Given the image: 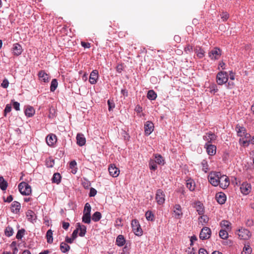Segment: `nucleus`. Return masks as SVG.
<instances>
[{"mask_svg":"<svg viewBox=\"0 0 254 254\" xmlns=\"http://www.w3.org/2000/svg\"><path fill=\"white\" fill-rule=\"evenodd\" d=\"M131 225L132 231L135 235L140 236L142 235L143 231L141 228L139 222L137 220H132L131 223Z\"/></svg>","mask_w":254,"mask_h":254,"instance_id":"1","label":"nucleus"},{"mask_svg":"<svg viewBox=\"0 0 254 254\" xmlns=\"http://www.w3.org/2000/svg\"><path fill=\"white\" fill-rule=\"evenodd\" d=\"M228 80V75L225 71H220L216 75V82L218 85H222Z\"/></svg>","mask_w":254,"mask_h":254,"instance_id":"2","label":"nucleus"},{"mask_svg":"<svg viewBox=\"0 0 254 254\" xmlns=\"http://www.w3.org/2000/svg\"><path fill=\"white\" fill-rule=\"evenodd\" d=\"M19 190L23 195H29L31 192L30 186L25 182H22L18 185Z\"/></svg>","mask_w":254,"mask_h":254,"instance_id":"3","label":"nucleus"},{"mask_svg":"<svg viewBox=\"0 0 254 254\" xmlns=\"http://www.w3.org/2000/svg\"><path fill=\"white\" fill-rule=\"evenodd\" d=\"M220 172L211 173L208 176V180L210 183L213 186L216 187L219 185Z\"/></svg>","mask_w":254,"mask_h":254,"instance_id":"4","label":"nucleus"},{"mask_svg":"<svg viewBox=\"0 0 254 254\" xmlns=\"http://www.w3.org/2000/svg\"><path fill=\"white\" fill-rule=\"evenodd\" d=\"M237 234L241 240H248L251 236V233L250 231L244 228L238 230Z\"/></svg>","mask_w":254,"mask_h":254,"instance_id":"5","label":"nucleus"},{"mask_svg":"<svg viewBox=\"0 0 254 254\" xmlns=\"http://www.w3.org/2000/svg\"><path fill=\"white\" fill-rule=\"evenodd\" d=\"M165 193L162 190L158 189L157 190L155 199L158 204L161 205L164 203L165 200Z\"/></svg>","mask_w":254,"mask_h":254,"instance_id":"6","label":"nucleus"},{"mask_svg":"<svg viewBox=\"0 0 254 254\" xmlns=\"http://www.w3.org/2000/svg\"><path fill=\"white\" fill-rule=\"evenodd\" d=\"M211 234V231L208 227L203 228L199 234V238L201 240H206L210 238Z\"/></svg>","mask_w":254,"mask_h":254,"instance_id":"7","label":"nucleus"},{"mask_svg":"<svg viewBox=\"0 0 254 254\" xmlns=\"http://www.w3.org/2000/svg\"><path fill=\"white\" fill-rule=\"evenodd\" d=\"M219 185L222 189L227 188L229 185V178L225 175H221L220 174V176H219Z\"/></svg>","mask_w":254,"mask_h":254,"instance_id":"8","label":"nucleus"},{"mask_svg":"<svg viewBox=\"0 0 254 254\" xmlns=\"http://www.w3.org/2000/svg\"><path fill=\"white\" fill-rule=\"evenodd\" d=\"M221 55V51L218 48H215L213 50H211L209 53V57L212 60H217L218 59Z\"/></svg>","mask_w":254,"mask_h":254,"instance_id":"9","label":"nucleus"},{"mask_svg":"<svg viewBox=\"0 0 254 254\" xmlns=\"http://www.w3.org/2000/svg\"><path fill=\"white\" fill-rule=\"evenodd\" d=\"M242 193L244 195H247L250 193L252 190L251 184L247 182H244L240 187Z\"/></svg>","mask_w":254,"mask_h":254,"instance_id":"10","label":"nucleus"},{"mask_svg":"<svg viewBox=\"0 0 254 254\" xmlns=\"http://www.w3.org/2000/svg\"><path fill=\"white\" fill-rule=\"evenodd\" d=\"M110 175L113 177H117L120 174V170L115 164H111L108 168Z\"/></svg>","mask_w":254,"mask_h":254,"instance_id":"11","label":"nucleus"},{"mask_svg":"<svg viewBox=\"0 0 254 254\" xmlns=\"http://www.w3.org/2000/svg\"><path fill=\"white\" fill-rule=\"evenodd\" d=\"M216 135L213 132L209 131L203 136V139L207 141L206 143H210L216 139Z\"/></svg>","mask_w":254,"mask_h":254,"instance_id":"12","label":"nucleus"},{"mask_svg":"<svg viewBox=\"0 0 254 254\" xmlns=\"http://www.w3.org/2000/svg\"><path fill=\"white\" fill-rule=\"evenodd\" d=\"M154 125L150 121H147L144 125V132L146 135H149L154 130Z\"/></svg>","mask_w":254,"mask_h":254,"instance_id":"13","label":"nucleus"},{"mask_svg":"<svg viewBox=\"0 0 254 254\" xmlns=\"http://www.w3.org/2000/svg\"><path fill=\"white\" fill-rule=\"evenodd\" d=\"M57 136L55 134H49L46 137V142L48 145L53 146L57 142Z\"/></svg>","mask_w":254,"mask_h":254,"instance_id":"14","label":"nucleus"},{"mask_svg":"<svg viewBox=\"0 0 254 254\" xmlns=\"http://www.w3.org/2000/svg\"><path fill=\"white\" fill-rule=\"evenodd\" d=\"M98 78V71L97 70H93L90 73L89 76V82L92 84H94L97 82Z\"/></svg>","mask_w":254,"mask_h":254,"instance_id":"15","label":"nucleus"},{"mask_svg":"<svg viewBox=\"0 0 254 254\" xmlns=\"http://www.w3.org/2000/svg\"><path fill=\"white\" fill-rule=\"evenodd\" d=\"M205 147L207 153L209 155H214L216 153V147L214 145L206 143Z\"/></svg>","mask_w":254,"mask_h":254,"instance_id":"16","label":"nucleus"},{"mask_svg":"<svg viewBox=\"0 0 254 254\" xmlns=\"http://www.w3.org/2000/svg\"><path fill=\"white\" fill-rule=\"evenodd\" d=\"M215 197L217 201L220 204H224L226 200V195L222 192L216 193Z\"/></svg>","mask_w":254,"mask_h":254,"instance_id":"17","label":"nucleus"},{"mask_svg":"<svg viewBox=\"0 0 254 254\" xmlns=\"http://www.w3.org/2000/svg\"><path fill=\"white\" fill-rule=\"evenodd\" d=\"M77 144L82 146L85 144L86 139L83 134L78 133L76 136Z\"/></svg>","mask_w":254,"mask_h":254,"instance_id":"18","label":"nucleus"},{"mask_svg":"<svg viewBox=\"0 0 254 254\" xmlns=\"http://www.w3.org/2000/svg\"><path fill=\"white\" fill-rule=\"evenodd\" d=\"M76 227L78 231H80L79 235L80 237L84 236L86 233V227L84 225L81 224L80 223H77L76 224Z\"/></svg>","mask_w":254,"mask_h":254,"instance_id":"19","label":"nucleus"},{"mask_svg":"<svg viewBox=\"0 0 254 254\" xmlns=\"http://www.w3.org/2000/svg\"><path fill=\"white\" fill-rule=\"evenodd\" d=\"M12 50L13 54L16 56L20 55L22 51L21 45L18 43L13 45Z\"/></svg>","mask_w":254,"mask_h":254,"instance_id":"20","label":"nucleus"},{"mask_svg":"<svg viewBox=\"0 0 254 254\" xmlns=\"http://www.w3.org/2000/svg\"><path fill=\"white\" fill-rule=\"evenodd\" d=\"M40 79L44 82H48L49 80V76L44 71L41 70L38 73Z\"/></svg>","mask_w":254,"mask_h":254,"instance_id":"21","label":"nucleus"},{"mask_svg":"<svg viewBox=\"0 0 254 254\" xmlns=\"http://www.w3.org/2000/svg\"><path fill=\"white\" fill-rule=\"evenodd\" d=\"M236 130L237 132L238 136H240L241 137H243L244 136L246 137V135H248L246 133L245 128L243 127L237 125L236 126Z\"/></svg>","mask_w":254,"mask_h":254,"instance_id":"22","label":"nucleus"},{"mask_svg":"<svg viewBox=\"0 0 254 254\" xmlns=\"http://www.w3.org/2000/svg\"><path fill=\"white\" fill-rule=\"evenodd\" d=\"M20 204L17 201H14L11 204V210L12 212L17 213L20 209Z\"/></svg>","mask_w":254,"mask_h":254,"instance_id":"23","label":"nucleus"},{"mask_svg":"<svg viewBox=\"0 0 254 254\" xmlns=\"http://www.w3.org/2000/svg\"><path fill=\"white\" fill-rule=\"evenodd\" d=\"M70 247L66 243L62 242L60 245V250L64 253H66L69 251Z\"/></svg>","mask_w":254,"mask_h":254,"instance_id":"24","label":"nucleus"},{"mask_svg":"<svg viewBox=\"0 0 254 254\" xmlns=\"http://www.w3.org/2000/svg\"><path fill=\"white\" fill-rule=\"evenodd\" d=\"M117 245L120 247H122L125 244V239L123 235H119L116 239Z\"/></svg>","mask_w":254,"mask_h":254,"instance_id":"25","label":"nucleus"},{"mask_svg":"<svg viewBox=\"0 0 254 254\" xmlns=\"http://www.w3.org/2000/svg\"><path fill=\"white\" fill-rule=\"evenodd\" d=\"M186 186L190 191H193L195 189V183L192 180L187 181Z\"/></svg>","mask_w":254,"mask_h":254,"instance_id":"26","label":"nucleus"},{"mask_svg":"<svg viewBox=\"0 0 254 254\" xmlns=\"http://www.w3.org/2000/svg\"><path fill=\"white\" fill-rule=\"evenodd\" d=\"M61 181V176L60 173H55L52 178V182L53 183H56L57 184H59L60 183Z\"/></svg>","mask_w":254,"mask_h":254,"instance_id":"27","label":"nucleus"},{"mask_svg":"<svg viewBox=\"0 0 254 254\" xmlns=\"http://www.w3.org/2000/svg\"><path fill=\"white\" fill-rule=\"evenodd\" d=\"M46 239L47 243L49 244H51L53 243V231L50 229L48 230L46 233Z\"/></svg>","mask_w":254,"mask_h":254,"instance_id":"28","label":"nucleus"},{"mask_svg":"<svg viewBox=\"0 0 254 254\" xmlns=\"http://www.w3.org/2000/svg\"><path fill=\"white\" fill-rule=\"evenodd\" d=\"M231 223L227 220H222L220 222V226L222 228H225L227 230H230L231 229Z\"/></svg>","mask_w":254,"mask_h":254,"instance_id":"29","label":"nucleus"},{"mask_svg":"<svg viewBox=\"0 0 254 254\" xmlns=\"http://www.w3.org/2000/svg\"><path fill=\"white\" fill-rule=\"evenodd\" d=\"M195 53L196 54L197 56L199 58H202L204 57V51L203 49H202L200 47H196L194 50Z\"/></svg>","mask_w":254,"mask_h":254,"instance_id":"30","label":"nucleus"},{"mask_svg":"<svg viewBox=\"0 0 254 254\" xmlns=\"http://www.w3.org/2000/svg\"><path fill=\"white\" fill-rule=\"evenodd\" d=\"M155 160L154 161L157 164L159 165H163L164 164V160L161 155L155 154Z\"/></svg>","mask_w":254,"mask_h":254,"instance_id":"31","label":"nucleus"},{"mask_svg":"<svg viewBox=\"0 0 254 254\" xmlns=\"http://www.w3.org/2000/svg\"><path fill=\"white\" fill-rule=\"evenodd\" d=\"M82 221L83 222L87 224H89L91 222V215L90 214H83L82 217Z\"/></svg>","mask_w":254,"mask_h":254,"instance_id":"32","label":"nucleus"},{"mask_svg":"<svg viewBox=\"0 0 254 254\" xmlns=\"http://www.w3.org/2000/svg\"><path fill=\"white\" fill-rule=\"evenodd\" d=\"M147 97L149 99L153 100L156 98L157 94L153 90H150L148 91Z\"/></svg>","mask_w":254,"mask_h":254,"instance_id":"33","label":"nucleus"},{"mask_svg":"<svg viewBox=\"0 0 254 254\" xmlns=\"http://www.w3.org/2000/svg\"><path fill=\"white\" fill-rule=\"evenodd\" d=\"M55 164V160L52 157H49L46 160V165L48 168H52Z\"/></svg>","mask_w":254,"mask_h":254,"instance_id":"34","label":"nucleus"},{"mask_svg":"<svg viewBox=\"0 0 254 254\" xmlns=\"http://www.w3.org/2000/svg\"><path fill=\"white\" fill-rule=\"evenodd\" d=\"M7 187V182L4 180L2 177H0V189L4 190L6 189Z\"/></svg>","mask_w":254,"mask_h":254,"instance_id":"35","label":"nucleus"},{"mask_svg":"<svg viewBox=\"0 0 254 254\" xmlns=\"http://www.w3.org/2000/svg\"><path fill=\"white\" fill-rule=\"evenodd\" d=\"M209 218L207 215H203L199 217L198 218L199 223L202 225H204L208 222Z\"/></svg>","mask_w":254,"mask_h":254,"instance_id":"36","label":"nucleus"},{"mask_svg":"<svg viewBox=\"0 0 254 254\" xmlns=\"http://www.w3.org/2000/svg\"><path fill=\"white\" fill-rule=\"evenodd\" d=\"M195 208L199 215H201L203 213L204 208L202 204L199 202L196 205Z\"/></svg>","mask_w":254,"mask_h":254,"instance_id":"37","label":"nucleus"},{"mask_svg":"<svg viewBox=\"0 0 254 254\" xmlns=\"http://www.w3.org/2000/svg\"><path fill=\"white\" fill-rule=\"evenodd\" d=\"M58 83L57 80L56 79H53L52 80L50 86V90L52 92H54L55 91L56 88L58 87Z\"/></svg>","mask_w":254,"mask_h":254,"instance_id":"38","label":"nucleus"},{"mask_svg":"<svg viewBox=\"0 0 254 254\" xmlns=\"http://www.w3.org/2000/svg\"><path fill=\"white\" fill-rule=\"evenodd\" d=\"M156 164L157 163L154 160L150 159L149 162V169L151 170H153V171L156 170L157 168V166Z\"/></svg>","mask_w":254,"mask_h":254,"instance_id":"39","label":"nucleus"},{"mask_svg":"<svg viewBox=\"0 0 254 254\" xmlns=\"http://www.w3.org/2000/svg\"><path fill=\"white\" fill-rule=\"evenodd\" d=\"M101 214L100 212L96 211L92 215V219L94 222H97L101 218Z\"/></svg>","mask_w":254,"mask_h":254,"instance_id":"40","label":"nucleus"},{"mask_svg":"<svg viewBox=\"0 0 254 254\" xmlns=\"http://www.w3.org/2000/svg\"><path fill=\"white\" fill-rule=\"evenodd\" d=\"M174 213L176 214V215L179 217L180 216L182 215V213L181 212V206L179 204H176L174 206Z\"/></svg>","mask_w":254,"mask_h":254,"instance_id":"41","label":"nucleus"},{"mask_svg":"<svg viewBox=\"0 0 254 254\" xmlns=\"http://www.w3.org/2000/svg\"><path fill=\"white\" fill-rule=\"evenodd\" d=\"M145 217L148 221H153L154 219V216L151 211H147L145 213Z\"/></svg>","mask_w":254,"mask_h":254,"instance_id":"42","label":"nucleus"},{"mask_svg":"<svg viewBox=\"0 0 254 254\" xmlns=\"http://www.w3.org/2000/svg\"><path fill=\"white\" fill-rule=\"evenodd\" d=\"M76 165H77V164H76V162H75V161H71L69 163V167H70V168H71L72 169L71 173L74 174H75L76 172Z\"/></svg>","mask_w":254,"mask_h":254,"instance_id":"43","label":"nucleus"},{"mask_svg":"<svg viewBox=\"0 0 254 254\" xmlns=\"http://www.w3.org/2000/svg\"><path fill=\"white\" fill-rule=\"evenodd\" d=\"M252 252V248L249 245H245L243 251L242 252V254H251Z\"/></svg>","mask_w":254,"mask_h":254,"instance_id":"44","label":"nucleus"},{"mask_svg":"<svg viewBox=\"0 0 254 254\" xmlns=\"http://www.w3.org/2000/svg\"><path fill=\"white\" fill-rule=\"evenodd\" d=\"M219 236L223 239H226L228 237V233L227 231L222 229L219 232Z\"/></svg>","mask_w":254,"mask_h":254,"instance_id":"45","label":"nucleus"},{"mask_svg":"<svg viewBox=\"0 0 254 254\" xmlns=\"http://www.w3.org/2000/svg\"><path fill=\"white\" fill-rule=\"evenodd\" d=\"M5 234L7 237H10L13 235V229L10 227L7 226L5 230Z\"/></svg>","mask_w":254,"mask_h":254,"instance_id":"46","label":"nucleus"},{"mask_svg":"<svg viewBox=\"0 0 254 254\" xmlns=\"http://www.w3.org/2000/svg\"><path fill=\"white\" fill-rule=\"evenodd\" d=\"M91 210V207L89 203H86L85 204L84 210H83V214H90Z\"/></svg>","mask_w":254,"mask_h":254,"instance_id":"47","label":"nucleus"},{"mask_svg":"<svg viewBox=\"0 0 254 254\" xmlns=\"http://www.w3.org/2000/svg\"><path fill=\"white\" fill-rule=\"evenodd\" d=\"M210 91L211 93H215L218 91V89L217 88V85L215 84H212L209 86Z\"/></svg>","mask_w":254,"mask_h":254,"instance_id":"48","label":"nucleus"},{"mask_svg":"<svg viewBox=\"0 0 254 254\" xmlns=\"http://www.w3.org/2000/svg\"><path fill=\"white\" fill-rule=\"evenodd\" d=\"M25 114L27 117H30L32 116V108L30 106H28L25 110Z\"/></svg>","mask_w":254,"mask_h":254,"instance_id":"49","label":"nucleus"},{"mask_svg":"<svg viewBox=\"0 0 254 254\" xmlns=\"http://www.w3.org/2000/svg\"><path fill=\"white\" fill-rule=\"evenodd\" d=\"M221 18L223 21H226L229 17V14L227 12H222L220 14Z\"/></svg>","mask_w":254,"mask_h":254,"instance_id":"50","label":"nucleus"},{"mask_svg":"<svg viewBox=\"0 0 254 254\" xmlns=\"http://www.w3.org/2000/svg\"><path fill=\"white\" fill-rule=\"evenodd\" d=\"M24 232H25V230L23 229L19 230L16 234V238L18 239H21L23 236Z\"/></svg>","mask_w":254,"mask_h":254,"instance_id":"51","label":"nucleus"},{"mask_svg":"<svg viewBox=\"0 0 254 254\" xmlns=\"http://www.w3.org/2000/svg\"><path fill=\"white\" fill-rule=\"evenodd\" d=\"M193 51V48L192 46L190 45H187L185 48V51L187 53H190L192 52Z\"/></svg>","mask_w":254,"mask_h":254,"instance_id":"52","label":"nucleus"},{"mask_svg":"<svg viewBox=\"0 0 254 254\" xmlns=\"http://www.w3.org/2000/svg\"><path fill=\"white\" fill-rule=\"evenodd\" d=\"M201 165L202 166V170L204 172L206 173L207 171V169H208L206 161L205 160H203L201 162Z\"/></svg>","mask_w":254,"mask_h":254,"instance_id":"53","label":"nucleus"},{"mask_svg":"<svg viewBox=\"0 0 254 254\" xmlns=\"http://www.w3.org/2000/svg\"><path fill=\"white\" fill-rule=\"evenodd\" d=\"M8 85L9 82L7 79H4L1 84V86L4 88H6L8 86Z\"/></svg>","mask_w":254,"mask_h":254,"instance_id":"54","label":"nucleus"},{"mask_svg":"<svg viewBox=\"0 0 254 254\" xmlns=\"http://www.w3.org/2000/svg\"><path fill=\"white\" fill-rule=\"evenodd\" d=\"M96 193L97 190L95 189L91 188L90 190L89 196H94L96 194Z\"/></svg>","mask_w":254,"mask_h":254,"instance_id":"55","label":"nucleus"},{"mask_svg":"<svg viewBox=\"0 0 254 254\" xmlns=\"http://www.w3.org/2000/svg\"><path fill=\"white\" fill-rule=\"evenodd\" d=\"M11 106L8 105V104H7L5 108L4 109L5 116L6 115V114L10 112L11 111Z\"/></svg>","mask_w":254,"mask_h":254,"instance_id":"56","label":"nucleus"},{"mask_svg":"<svg viewBox=\"0 0 254 254\" xmlns=\"http://www.w3.org/2000/svg\"><path fill=\"white\" fill-rule=\"evenodd\" d=\"M13 108L16 110L18 111L20 109V104L17 102H14L13 104Z\"/></svg>","mask_w":254,"mask_h":254,"instance_id":"57","label":"nucleus"},{"mask_svg":"<svg viewBox=\"0 0 254 254\" xmlns=\"http://www.w3.org/2000/svg\"><path fill=\"white\" fill-rule=\"evenodd\" d=\"M78 233V230L77 227H76V229L73 231L72 234V237H73V239H76L77 237V234Z\"/></svg>","mask_w":254,"mask_h":254,"instance_id":"58","label":"nucleus"},{"mask_svg":"<svg viewBox=\"0 0 254 254\" xmlns=\"http://www.w3.org/2000/svg\"><path fill=\"white\" fill-rule=\"evenodd\" d=\"M108 105L109 106V110L111 111L113 108L115 107V105L113 103L111 102L110 100L108 101Z\"/></svg>","mask_w":254,"mask_h":254,"instance_id":"59","label":"nucleus"},{"mask_svg":"<svg viewBox=\"0 0 254 254\" xmlns=\"http://www.w3.org/2000/svg\"><path fill=\"white\" fill-rule=\"evenodd\" d=\"M69 226V223L68 222H63L62 227L64 229L67 230Z\"/></svg>","mask_w":254,"mask_h":254,"instance_id":"60","label":"nucleus"},{"mask_svg":"<svg viewBox=\"0 0 254 254\" xmlns=\"http://www.w3.org/2000/svg\"><path fill=\"white\" fill-rule=\"evenodd\" d=\"M81 44L85 48H89L90 47V44L89 43L81 42Z\"/></svg>","mask_w":254,"mask_h":254,"instance_id":"61","label":"nucleus"},{"mask_svg":"<svg viewBox=\"0 0 254 254\" xmlns=\"http://www.w3.org/2000/svg\"><path fill=\"white\" fill-rule=\"evenodd\" d=\"M74 240V239H73V237H72L71 238H68V237L65 238V242L69 244L72 243Z\"/></svg>","mask_w":254,"mask_h":254,"instance_id":"62","label":"nucleus"},{"mask_svg":"<svg viewBox=\"0 0 254 254\" xmlns=\"http://www.w3.org/2000/svg\"><path fill=\"white\" fill-rule=\"evenodd\" d=\"M235 85V83L233 82H230L229 81L227 85V88H229V89H232L234 87Z\"/></svg>","mask_w":254,"mask_h":254,"instance_id":"63","label":"nucleus"},{"mask_svg":"<svg viewBox=\"0 0 254 254\" xmlns=\"http://www.w3.org/2000/svg\"><path fill=\"white\" fill-rule=\"evenodd\" d=\"M199 254H208L207 252L204 249L201 248L199 250Z\"/></svg>","mask_w":254,"mask_h":254,"instance_id":"64","label":"nucleus"}]
</instances>
